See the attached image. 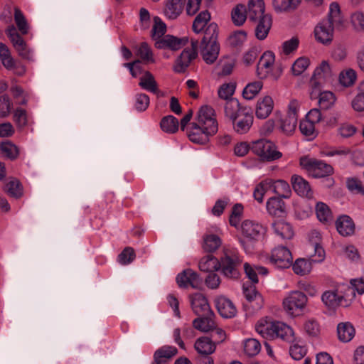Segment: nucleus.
<instances>
[{
	"label": "nucleus",
	"instance_id": "nucleus-39",
	"mask_svg": "<svg viewBox=\"0 0 364 364\" xmlns=\"http://www.w3.org/2000/svg\"><path fill=\"white\" fill-rule=\"evenodd\" d=\"M326 21H331V23L336 26V27H341L343 23V18L342 16L340 6L336 2L331 4L329 7V12L328 18Z\"/></svg>",
	"mask_w": 364,
	"mask_h": 364
},
{
	"label": "nucleus",
	"instance_id": "nucleus-59",
	"mask_svg": "<svg viewBox=\"0 0 364 364\" xmlns=\"http://www.w3.org/2000/svg\"><path fill=\"white\" fill-rule=\"evenodd\" d=\"M14 20L19 31L22 34H26L28 31V26L26 18L18 8H15Z\"/></svg>",
	"mask_w": 364,
	"mask_h": 364
},
{
	"label": "nucleus",
	"instance_id": "nucleus-34",
	"mask_svg": "<svg viewBox=\"0 0 364 364\" xmlns=\"http://www.w3.org/2000/svg\"><path fill=\"white\" fill-rule=\"evenodd\" d=\"M301 0H272V4L276 12H291L300 5Z\"/></svg>",
	"mask_w": 364,
	"mask_h": 364
},
{
	"label": "nucleus",
	"instance_id": "nucleus-48",
	"mask_svg": "<svg viewBox=\"0 0 364 364\" xmlns=\"http://www.w3.org/2000/svg\"><path fill=\"white\" fill-rule=\"evenodd\" d=\"M231 17L235 26H240L243 25L247 18L245 5L237 4L234 7L231 12Z\"/></svg>",
	"mask_w": 364,
	"mask_h": 364
},
{
	"label": "nucleus",
	"instance_id": "nucleus-57",
	"mask_svg": "<svg viewBox=\"0 0 364 364\" xmlns=\"http://www.w3.org/2000/svg\"><path fill=\"white\" fill-rule=\"evenodd\" d=\"M352 287H348L346 293L348 294L349 301L355 297V291L356 290L360 294L364 293V280L362 279H352L350 282Z\"/></svg>",
	"mask_w": 364,
	"mask_h": 364
},
{
	"label": "nucleus",
	"instance_id": "nucleus-12",
	"mask_svg": "<svg viewBox=\"0 0 364 364\" xmlns=\"http://www.w3.org/2000/svg\"><path fill=\"white\" fill-rule=\"evenodd\" d=\"M6 33L18 55L23 58L29 59L31 57L30 50L24 40L18 33L16 28L14 26H10L6 29Z\"/></svg>",
	"mask_w": 364,
	"mask_h": 364
},
{
	"label": "nucleus",
	"instance_id": "nucleus-3",
	"mask_svg": "<svg viewBox=\"0 0 364 364\" xmlns=\"http://www.w3.org/2000/svg\"><path fill=\"white\" fill-rule=\"evenodd\" d=\"M299 164L314 178H322L333 173V168L330 164L309 156H301L299 159Z\"/></svg>",
	"mask_w": 364,
	"mask_h": 364
},
{
	"label": "nucleus",
	"instance_id": "nucleus-36",
	"mask_svg": "<svg viewBox=\"0 0 364 364\" xmlns=\"http://www.w3.org/2000/svg\"><path fill=\"white\" fill-rule=\"evenodd\" d=\"M210 21V14L208 11H201L195 18L192 29L194 33L198 34L202 31H205L207 26L210 24L208 23Z\"/></svg>",
	"mask_w": 364,
	"mask_h": 364
},
{
	"label": "nucleus",
	"instance_id": "nucleus-4",
	"mask_svg": "<svg viewBox=\"0 0 364 364\" xmlns=\"http://www.w3.org/2000/svg\"><path fill=\"white\" fill-rule=\"evenodd\" d=\"M242 259L237 252L225 250L219 260L221 272L229 279H237L240 275L239 268Z\"/></svg>",
	"mask_w": 364,
	"mask_h": 364
},
{
	"label": "nucleus",
	"instance_id": "nucleus-54",
	"mask_svg": "<svg viewBox=\"0 0 364 364\" xmlns=\"http://www.w3.org/2000/svg\"><path fill=\"white\" fill-rule=\"evenodd\" d=\"M136 55L146 63L154 62L151 50L145 42L141 43L138 46Z\"/></svg>",
	"mask_w": 364,
	"mask_h": 364
},
{
	"label": "nucleus",
	"instance_id": "nucleus-10",
	"mask_svg": "<svg viewBox=\"0 0 364 364\" xmlns=\"http://www.w3.org/2000/svg\"><path fill=\"white\" fill-rule=\"evenodd\" d=\"M321 299L326 306L332 309L338 306H348L349 305L348 294L346 292L344 294L339 293L338 290L325 291Z\"/></svg>",
	"mask_w": 364,
	"mask_h": 364
},
{
	"label": "nucleus",
	"instance_id": "nucleus-50",
	"mask_svg": "<svg viewBox=\"0 0 364 364\" xmlns=\"http://www.w3.org/2000/svg\"><path fill=\"white\" fill-rule=\"evenodd\" d=\"M244 353L250 357L257 355L261 350V344L257 339L248 338L243 342Z\"/></svg>",
	"mask_w": 364,
	"mask_h": 364
},
{
	"label": "nucleus",
	"instance_id": "nucleus-15",
	"mask_svg": "<svg viewBox=\"0 0 364 364\" xmlns=\"http://www.w3.org/2000/svg\"><path fill=\"white\" fill-rule=\"evenodd\" d=\"M254 117L250 110L242 109L240 114H239L235 119H233V129L240 134H244L249 132L252 126Z\"/></svg>",
	"mask_w": 364,
	"mask_h": 364
},
{
	"label": "nucleus",
	"instance_id": "nucleus-20",
	"mask_svg": "<svg viewBox=\"0 0 364 364\" xmlns=\"http://www.w3.org/2000/svg\"><path fill=\"white\" fill-rule=\"evenodd\" d=\"M186 133L191 141L198 144L206 143L208 141L209 136L215 134L207 133L205 127L197 122L192 123L191 127L186 129Z\"/></svg>",
	"mask_w": 364,
	"mask_h": 364
},
{
	"label": "nucleus",
	"instance_id": "nucleus-33",
	"mask_svg": "<svg viewBox=\"0 0 364 364\" xmlns=\"http://www.w3.org/2000/svg\"><path fill=\"white\" fill-rule=\"evenodd\" d=\"M274 116L276 120L279 122V129L282 132L289 134L295 130L298 121L296 118H291L287 115L282 117V114L279 112H276Z\"/></svg>",
	"mask_w": 364,
	"mask_h": 364
},
{
	"label": "nucleus",
	"instance_id": "nucleus-49",
	"mask_svg": "<svg viewBox=\"0 0 364 364\" xmlns=\"http://www.w3.org/2000/svg\"><path fill=\"white\" fill-rule=\"evenodd\" d=\"M263 83L259 80L248 83L242 91L243 97L248 100L254 99L260 92Z\"/></svg>",
	"mask_w": 364,
	"mask_h": 364
},
{
	"label": "nucleus",
	"instance_id": "nucleus-23",
	"mask_svg": "<svg viewBox=\"0 0 364 364\" xmlns=\"http://www.w3.org/2000/svg\"><path fill=\"white\" fill-rule=\"evenodd\" d=\"M268 213L274 218H282L286 214V205L280 198L272 197L268 199L266 204Z\"/></svg>",
	"mask_w": 364,
	"mask_h": 364
},
{
	"label": "nucleus",
	"instance_id": "nucleus-40",
	"mask_svg": "<svg viewBox=\"0 0 364 364\" xmlns=\"http://www.w3.org/2000/svg\"><path fill=\"white\" fill-rule=\"evenodd\" d=\"M275 233L283 239H291L294 235V231L291 225L283 220H277L273 223Z\"/></svg>",
	"mask_w": 364,
	"mask_h": 364
},
{
	"label": "nucleus",
	"instance_id": "nucleus-43",
	"mask_svg": "<svg viewBox=\"0 0 364 364\" xmlns=\"http://www.w3.org/2000/svg\"><path fill=\"white\" fill-rule=\"evenodd\" d=\"M1 154L11 160L16 159L20 153L19 148L10 141H3L0 144Z\"/></svg>",
	"mask_w": 364,
	"mask_h": 364
},
{
	"label": "nucleus",
	"instance_id": "nucleus-61",
	"mask_svg": "<svg viewBox=\"0 0 364 364\" xmlns=\"http://www.w3.org/2000/svg\"><path fill=\"white\" fill-rule=\"evenodd\" d=\"M304 331L310 336H317L320 333V326L316 320L311 318L304 323Z\"/></svg>",
	"mask_w": 364,
	"mask_h": 364
},
{
	"label": "nucleus",
	"instance_id": "nucleus-52",
	"mask_svg": "<svg viewBox=\"0 0 364 364\" xmlns=\"http://www.w3.org/2000/svg\"><path fill=\"white\" fill-rule=\"evenodd\" d=\"M292 268L296 274L304 275L311 272V262L305 259H298L293 264Z\"/></svg>",
	"mask_w": 364,
	"mask_h": 364
},
{
	"label": "nucleus",
	"instance_id": "nucleus-18",
	"mask_svg": "<svg viewBox=\"0 0 364 364\" xmlns=\"http://www.w3.org/2000/svg\"><path fill=\"white\" fill-rule=\"evenodd\" d=\"M321 235L319 232L313 230L309 234V248L314 250V255H310L311 261L322 262L325 258V251L321 245Z\"/></svg>",
	"mask_w": 364,
	"mask_h": 364
},
{
	"label": "nucleus",
	"instance_id": "nucleus-44",
	"mask_svg": "<svg viewBox=\"0 0 364 364\" xmlns=\"http://www.w3.org/2000/svg\"><path fill=\"white\" fill-rule=\"evenodd\" d=\"M316 214L317 218L323 223H328L333 220V215L329 207L323 202H318L316 205Z\"/></svg>",
	"mask_w": 364,
	"mask_h": 364
},
{
	"label": "nucleus",
	"instance_id": "nucleus-14",
	"mask_svg": "<svg viewBox=\"0 0 364 364\" xmlns=\"http://www.w3.org/2000/svg\"><path fill=\"white\" fill-rule=\"evenodd\" d=\"M242 235L249 240H258L265 232L264 228L253 220H246L241 225Z\"/></svg>",
	"mask_w": 364,
	"mask_h": 364
},
{
	"label": "nucleus",
	"instance_id": "nucleus-31",
	"mask_svg": "<svg viewBox=\"0 0 364 364\" xmlns=\"http://www.w3.org/2000/svg\"><path fill=\"white\" fill-rule=\"evenodd\" d=\"M194 348L200 355L212 354L215 350V343L208 337H200L195 342Z\"/></svg>",
	"mask_w": 364,
	"mask_h": 364
},
{
	"label": "nucleus",
	"instance_id": "nucleus-11",
	"mask_svg": "<svg viewBox=\"0 0 364 364\" xmlns=\"http://www.w3.org/2000/svg\"><path fill=\"white\" fill-rule=\"evenodd\" d=\"M332 70L326 61H323L314 70L310 84L313 88L318 89L322 85L331 80Z\"/></svg>",
	"mask_w": 364,
	"mask_h": 364
},
{
	"label": "nucleus",
	"instance_id": "nucleus-35",
	"mask_svg": "<svg viewBox=\"0 0 364 364\" xmlns=\"http://www.w3.org/2000/svg\"><path fill=\"white\" fill-rule=\"evenodd\" d=\"M242 109H247V107H241L237 99L230 98L225 103L224 112L225 116L232 121L233 119H235L239 114H240Z\"/></svg>",
	"mask_w": 364,
	"mask_h": 364
},
{
	"label": "nucleus",
	"instance_id": "nucleus-22",
	"mask_svg": "<svg viewBox=\"0 0 364 364\" xmlns=\"http://www.w3.org/2000/svg\"><path fill=\"white\" fill-rule=\"evenodd\" d=\"M255 23V35L260 41L264 40L270 31L272 24L271 15L262 16V18L252 21Z\"/></svg>",
	"mask_w": 364,
	"mask_h": 364
},
{
	"label": "nucleus",
	"instance_id": "nucleus-38",
	"mask_svg": "<svg viewBox=\"0 0 364 364\" xmlns=\"http://www.w3.org/2000/svg\"><path fill=\"white\" fill-rule=\"evenodd\" d=\"M338 336L340 341L348 342L355 336V328L349 322L341 323L337 327Z\"/></svg>",
	"mask_w": 364,
	"mask_h": 364
},
{
	"label": "nucleus",
	"instance_id": "nucleus-25",
	"mask_svg": "<svg viewBox=\"0 0 364 364\" xmlns=\"http://www.w3.org/2000/svg\"><path fill=\"white\" fill-rule=\"evenodd\" d=\"M244 294L249 302V304H247L249 308H252L254 311L262 309L263 298L257 292L255 286L244 287Z\"/></svg>",
	"mask_w": 364,
	"mask_h": 364
},
{
	"label": "nucleus",
	"instance_id": "nucleus-32",
	"mask_svg": "<svg viewBox=\"0 0 364 364\" xmlns=\"http://www.w3.org/2000/svg\"><path fill=\"white\" fill-rule=\"evenodd\" d=\"M338 232L343 236H349L354 233L355 225L352 219L348 215L340 217L336 221Z\"/></svg>",
	"mask_w": 364,
	"mask_h": 364
},
{
	"label": "nucleus",
	"instance_id": "nucleus-30",
	"mask_svg": "<svg viewBox=\"0 0 364 364\" xmlns=\"http://www.w3.org/2000/svg\"><path fill=\"white\" fill-rule=\"evenodd\" d=\"M267 181L269 182V190L277 195L278 198H289L291 191L287 182L284 180L274 181L271 178H267Z\"/></svg>",
	"mask_w": 364,
	"mask_h": 364
},
{
	"label": "nucleus",
	"instance_id": "nucleus-17",
	"mask_svg": "<svg viewBox=\"0 0 364 364\" xmlns=\"http://www.w3.org/2000/svg\"><path fill=\"white\" fill-rule=\"evenodd\" d=\"M335 28H336V26L331 23V21L326 20L322 21L314 29L316 40L323 44L331 42Z\"/></svg>",
	"mask_w": 364,
	"mask_h": 364
},
{
	"label": "nucleus",
	"instance_id": "nucleus-2",
	"mask_svg": "<svg viewBox=\"0 0 364 364\" xmlns=\"http://www.w3.org/2000/svg\"><path fill=\"white\" fill-rule=\"evenodd\" d=\"M218 33V26L214 22L210 23L204 31L200 50L202 58L207 64H213L218 57L220 53Z\"/></svg>",
	"mask_w": 364,
	"mask_h": 364
},
{
	"label": "nucleus",
	"instance_id": "nucleus-27",
	"mask_svg": "<svg viewBox=\"0 0 364 364\" xmlns=\"http://www.w3.org/2000/svg\"><path fill=\"white\" fill-rule=\"evenodd\" d=\"M274 108V101L269 96H264L258 100L256 105L255 114L259 119H266L272 113Z\"/></svg>",
	"mask_w": 364,
	"mask_h": 364
},
{
	"label": "nucleus",
	"instance_id": "nucleus-47",
	"mask_svg": "<svg viewBox=\"0 0 364 364\" xmlns=\"http://www.w3.org/2000/svg\"><path fill=\"white\" fill-rule=\"evenodd\" d=\"M213 316H198V318L193 321L194 328L204 332L212 330L215 326V323L212 319Z\"/></svg>",
	"mask_w": 364,
	"mask_h": 364
},
{
	"label": "nucleus",
	"instance_id": "nucleus-56",
	"mask_svg": "<svg viewBox=\"0 0 364 364\" xmlns=\"http://www.w3.org/2000/svg\"><path fill=\"white\" fill-rule=\"evenodd\" d=\"M154 24L152 28V36L156 41L161 39L166 31V26L160 18L156 16L154 18Z\"/></svg>",
	"mask_w": 364,
	"mask_h": 364
},
{
	"label": "nucleus",
	"instance_id": "nucleus-45",
	"mask_svg": "<svg viewBox=\"0 0 364 364\" xmlns=\"http://www.w3.org/2000/svg\"><path fill=\"white\" fill-rule=\"evenodd\" d=\"M244 269L247 277L253 284L258 282L257 274L266 275L268 272L267 269L260 266H251L248 263H245Z\"/></svg>",
	"mask_w": 364,
	"mask_h": 364
},
{
	"label": "nucleus",
	"instance_id": "nucleus-5",
	"mask_svg": "<svg viewBox=\"0 0 364 364\" xmlns=\"http://www.w3.org/2000/svg\"><path fill=\"white\" fill-rule=\"evenodd\" d=\"M308 299L299 291H293L283 300L285 311L293 316H299L306 306Z\"/></svg>",
	"mask_w": 364,
	"mask_h": 364
},
{
	"label": "nucleus",
	"instance_id": "nucleus-16",
	"mask_svg": "<svg viewBox=\"0 0 364 364\" xmlns=\"http://www.w3.org/2000/svg\"><path fill=\"white\" fill-rule=\"evenodd\" d=\"M177 284L180 287L193 289L199 288L201 285V279L198 274L191 269H187L178 274Z\"/></svg>",
	"mask_w": 364,
	"mask_h": 364
},
{
	"label": "nucleus",
	"instance_id": "nucleus-26",
	"mask_svg": "<svg viewBox=\"0 0 364 364\" xmlns=\"http://www.w3.org/2000/svg\"><path fill=\"white\" fill-rule=\"evenodd\" d=\"M186 0H166L164 9V15L171 20L176 19L182 13Z\"/></svg>",
	"mask_w": 364,
	"mask_h": 364
},
{
	"label": "nucleus",
	"instance_id": "nucleus-28",
	"mask_svg": "<svg viewBox=\"0 0 364 364\" xmlns=\"http://www.w3.org/2000/svg\"><path fill=\"white\" fill-rule=\"evenodd\" d=\"M291 183L295 192L303 197L312 198L313 191L309 182L302 177L294 175L291 177Z\"/></svg>",
	"mask_w": 364,
	"mask_h": 364
},
{
	"label": "nucleus",
	"instance_id": "nucleus-51",
	"mask_svg": "<svg viewBox=\"0 0 364 364\" xmlns=\"http://www.w3.org/2000/svg\"><path fill=\"white\" fill-rule=\"evenodd\" d=\"M160 126L162 130L166 132L175 133L178 131L179 123L175 117L168 115L161 119Z\"/></svg>",
	"mask_w": 364,
	"mask_h": 364
},
{
	"label": "nucleus",
	"instance_id": "nucleus-8",
	"mask_svg": "<svg viewBox=\"0 0 364 364\" xmlns=\"http://www.w3.org/2000/svg\"><path fill=\"white\" fill-rule=\"evenodd\" d=\"M198 41L191 39V47L185 48L176 59L173 70L176 73H183L191 62L197 57Z\"/></svg>",
	"mask_w": 364,
	"mask_h": 364
},
{
	"label": "nucleus",
	"instance_id": "nucleus-37",
	"mask_svg": "<svg viewBox=\"0 0 364 364\" xmlns=\"http://www.w3.org/2000/svg\"><path fill=\"white\" fill-rule=\"evenodd\" d=\"M199 269L203 272H213L219 269V260L211 255L201 258L198 264Z\"/></svg>",
	"mask_w": 364,
	"mask_h": 364
},
{
	"label": "nucleus",
	"instance_id": "nucleus-9",
	"mask_svg": "<svg viewBox=\"0 0 364 364\" xmlns=\"http://www.w3.org/2000/svg\"><path fill=\"white\" fill-rule=\"evenodd\" d=\"M292 261L291 253L286 247L279 246L272 251L270 262L278 268H288Z\"/></svg>",
	"mask_w": 364,
	"mask_h": 364
},
{
	"label": "nucleus",
	"instance_id": "nucleus-13",
	"mask_svg": "<svg viewBox=\"0 0 364 364\" xmlns=\"http://www.w3.org/2000/svg\"><path fill=\"white\" fill-rule=\"evenodd\" d=\"M190 301L193 312L198 316L213 315L207 298L201 293H196L190 296Z\"/></svg>",
	"mask_w": 364,
	"mask_h": 364
},
{
	"label": "nucleus",
	"instance_id": "nucleus-24",
	"mask_svg": "<svg viewBox=\"0 0 364 364\" xmlns=\"http://www.w3.org/2000/svg\"><path fill=\"white\" fill-rule=\"evenodd\" d=\"M246 12L250 21L259 19L262 16L269 15L265 13V6L263 0H249Z\"/></svg>",
	"mask_w": 364,
	"mask_h": 364
},
{
	"label": "nucleus",
	"instance_id": "nucleus-29",
	"mask_svg": "<svg viewBox=\"0 0 364 364\" xmlns=\"http://www.w3.org/2000/svg\"><path fill=\"white\" fill-rule=\"evenodd\" d=\"M215 304L218 311L224 318H231L236 314L237 310L234 304L225 297H218L215 300Z\"/></svg>",
	"mask_w": 364,
	"mask_h": 364
},
{
	"label": "nucleus",
	"instance_id": "nucleus-1",
	"mask_svg": "<svg viewBox=\"0 0 364 364\" xmlns=\"http://www.w3.org/2000/svg\"><path fill=\"white\" fill-rule=\"evenodd\" d=\"M256 331L264 338L274 340L280 338L287 343L296 341L294 331L286 323L264 318L257 321L255 325Z\"/></svg>",
	"mask_w": 364,
	"mask_h": 364
},
{
	"label": "nucleus",
	"instance_id": "nucleus-19",
	"mask_svg": "<svg viewBox=\"0 0 364 364\" xmlns=\"http://www.w3.org/2000/svg\"><path fill=\"white\" fill-rule=\"evenodd\" d=\"M274 63V55L271 51L264 52L257 63V74L261 78H266L272 71Z\"/></svg>",
	"mask_w": 364,
	"mask_h": 364
},
{
	"label": "nucleus",
	"instance_id": "nucleus-63",
	"mask_svg": "<svg viewBox=\"0 0 364 364\" xmlns=\"http://www.w3.org/2000/svg\"><path fill=\"white\" fill-rule=\"evenodd\" d=\"M335 101L334 95L331 92H323L320 93L318 103L322 109H328Z\"/></svg>",
	"mask_w": 364,
	"mask_h": 364
},
{
	"label": "nucleus",
	"instance_id": "nucleus-58",
	"mask_svg": "<svg viewBox=\"0 0 364 364\" xmlns=\"http://www.w3.org/2000/svg\"><path fill=\"white\" fill-rule=\"evenodd\" d=\"M269 182L267 181V179L259 183L255 188L253 196L256 200L259 203L263 201V197L264 194L269 191Z\"/></svg>",
	"mask_w": 364,
	"mask_h": 364
},
{
	"label": "nucleus",
	"instance_id": "nucleus-62",
	"mask_svg": "<svg viewBox=\"0 0 364 364\" xmlns=\"http://www.w3.org/2000/svg\"><path fill=\"white\" fill-rule=\"evenodd\" d=\"M299 129L301 132L306 136L314 138L316 136L315 124L306 119L301 121Z\"/></svg>",
	"mask_w": 364,
	"mask_h": 364
},
{
	"label": "nucleus",
	"instance_id": "nucleus-7",
	"mask_svg": "<svg viewBox=\"0 0 364 364\" xmlns=\"http://www.w3.org/2000/svg\"><path fill=\"white\" fill-rule=\"evenodd\" d=\"M197 123L205 127L207 133L215 134L218 124L215 117V110L209 105L202 106L197 114Z\"/></svg>",
	"mask_w": 364,
	"mask_h": 364
},
{
	"label": "nucleus",
	"instance_id": "nucleus-42",
	"mask_svg": "<svg viewBox=\"0 0 364 364\" xmlns=\"http://www.w3.org/2000/svg\"><path fill=\"white\" fill-rule=\"evenodd\" d=\"M178 353V350L174 346H164L157 349L154 355L157 359L164 360L166 364H168L169 360L174 357Z\"/></svg>",
	"mask_w": 364,
	"mask_h": 364
},
{
	"label": "nucleus",
	"instance_id": "nucleus-21",
	"mask_svg": "<svg viewBox=\"0 0 364 364\" xmlns=\"http://www.w3.org/2000/svg\"><path fill=\"white\" fill-rule=\"evenodd\" d=\"M187 43L185 38H177L171 35H166L161 39L156 41V47L159 49H170L178 50L184 46Z\"/></svg>",
	"mask_w": 364,
	"mask_h": 364
},
{
	"label": "nucleus",
	"instance_id": "nucleus-46",
	"mask_svg": "<svg viewBox=\"0 0 364 364\" xmlns=\"http://www.w3.org/2000/svg\"><path fill=\"white\" fill-rule=\"evenodd\" d=\"M139 85L143 89L153 93H157L159 92L154 77L149 71L144 72V75L140 78Z\"/></svg>",
	"mask_w": 364,
	"mask_h": 364
},
{
	"label": "nucleus",
	"instance_id": "nucleus-60",
	"mask_svg": "<svg viewBox=\"0 0 364 364\" xmlns=\"http://www.w3.org/2000/svg\"><path fill=\"white\" fill-rule=\"evenodd\" d=\"M310 60L308 58L301 57L298 58L292 65L291 70L295 75H299L303 73L309 67Z\"/></svg>",
	"mask_w": 364,
	"mask_h": 364
},
{
	"label": "nucleus",
	"instance_id": "nucleus-6",
	"mask_svg": "<svg viewBox=\"0 0 364 364\" xmlns=\"http://www.w3.org/2000/svg\"><path fill=\"white\" fill-rule=\"evenodd\" d=\"M251 150L264 161H272L282 156V154L277 150L276 146L267 139H259L254 141Z\"/></svg>",
	"mask_w": 364,
	"mask_h": 364
},
{
	"label": "nucleus",
	"instance_id": "nucleus-64",
	"mask_svg": "<svg viewBox=\"0 0 364 364\" xmlns=\"http://www.w3.org/2000/svg\"><path fill=\"white\" fill-rule=\"evenodd\" d=\"M352 107L357 112L364 111V84L360 87V91L352 101Z\"/></svg>",
	"mask_w": 364,
	"mask_h": 364
},
{
	"label": "nucleus",
	"instance_id": "nucleus-53",
	"mask_svg": "<svg viewBox=\"0 0 364 364\" xmlns=\"http://www.w3.org/2000/svg\"><path fill=\"white\" fill-rule=\"evenodd\" d=\"M5 191L12 197L20 198L23 195V188L20 181L13 179L6 185Z\"/></svg>",
	"mask_w": 364,
	"mask_h": 364
},
{
	"label": "nucleus",
	"instance_id": "nucleus-41",
	"mask_svg": "<svg viewBox=\"0 0 364 364\" xmlns=\"http://www.w3.org/2000/svg\"><path fill=\"white\" fill-rule=\"evenodd\" d=\"M203 238V248L205 251L208 252H212L218 250L222 243L220 237L215 234H205Z\"/></svg>",
	"mask_w": 364,
	"mask_h": 364
},
{
	"label": "nucleus",
	"instance_id": "nucleus-55",
	"mask_svg": "<svg viewBox=\"0 0 364 364\" xmlns=\"http://www.w3.org/2000/svg\"><path fill=\"white\" fill-rule=\"evenodd\" d=\"M236 87L235 82L223 84L218 89V93L220 98L228 100L233 95Z\"/></svg>",
	"mask_w": 364,
	"mask_h": 364
}]
</instances>
